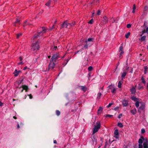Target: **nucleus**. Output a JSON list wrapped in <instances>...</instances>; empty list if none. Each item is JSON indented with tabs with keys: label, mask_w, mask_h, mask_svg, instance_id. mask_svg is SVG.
Listing matches in <instances>:
<instances>
[{
	"label": "nucleus",
	"mask_w": 148,
	"mask_h": 148,
	"mask_svg": "<svg viewBox=\"0 0 148 148\" xmlns=\"http://www.w3.org/2000/svg\"><path fill=\"white\" fill-rule=\"evenodd\" d=\"M101 127L100 122L99 121H97L95 125L93 131V134H94L97 132Z\"/></svg>",
	"instance_id": "nucleus-1"
},
{
	"label": "nucleus",
	"mask_w": 148,
	"mask_h": 148,
	"mask_svg": "<svg viewBox=\"0 0 148 148\" xmlns=\"http://www.w3.org/2000/svg\"><path fill=\"white\" fill-rule=\"evenodd\" d=\"M94 39L92 38H89L87 41H86L85 42V43H86V45H85L84 46V48L85 49H86L87 48L88 46H91L92 44Z\"/></svg>",
	"instance_id": "nucleus-2"
},
{
	"label": "nucleus",
	"mask_w": 148,
	"mask_h": 148,
	"mask_svg": "<svg viewBox=\"0 0 148 148\" xmlns=\"http://www.w3.org/2000/svg\"><path fill=\"white\" fill-rule=\"evenodd\" d=\"M39 46L38 42H36L33 43L32 46V50L35 51H36L39 49Z\"/></svg>",
	"instance_id": "nucleus-3"
},
{
	"label": "nucleus",
	"mask_w": 148,
	"mask_h": 148,
	"mask_svg": "<svg viewBox=\"0 0 148 148\" xmlns=\"http://www.w3.org/2000/svg\"><path fill=\"white\" fill-rule=\"evenodd\" d=\"M140 138L143 139L142 143L143 142V148H148L147 139V138H144L143 136H141Z\"/></svg>",
	"instance_id": "nucleus-4"
},
{
	"label": "nucleus",
	"mask_w": 148,
	"mask_h": 148,
	"mask_svg": "<svg viewBox=\"0 0 148 148\" xmlns=\"http://www.w3.org/2000/svg\"><path fill=\"white\" fill-rule=\"evenodd\" d=\"M70 27L71 24L70 23H68L67 21L64 22L61 26L62 28H70Z\"/></svg>",
	"instance_id": "nucleus-5"
},
{
	"label": "nucleus",
	"mask_w": 148,
	"mask_h": 148,
	"mask_svg": "<svg viewBox=\"0 0 148 148\" xmlns=\"http://www.w3.org/2000/svg\"><path fill=\"white\" fill-rule=\"evenodd\" d=\"M54 61H52V60L51 61L50 63L49 64V69H53L55 66Z\"/></svg>",
	"instance_id": "nucleus-6"
},
{
	"label": "nucleus",
	"mask_w": 148,
	"mask_h": 148,
	"mask_svg": "<svg viewBox=\"0 0 148 148\" xmlns=\"http://www.w3.org/2000/svg\"><path fill=\"white\" fill-rule=\"evenodd\" d=\"M59 55L58 53H56L54 54L52 56L51 58V60L52 61H54L55 62L56 59H57Z\"/></svg>",
	"instance_id": "nucleus-7"
},
{
	"label": "nucleus",
	"mask_w": 148,
	"mask_h": 148,
	"mask_svg": "<svg viewBox=\"0 0 148 148\" xmlns=\"http://www.w3.org/2000/svg\"><path fill=\"white\" fill-rule=\"evenodd\" d=\"M143 139L140 138L138 140V148H143V146L142 145ZM134 148H135L134 147Z\"/></svg>",
	"instance_id": "nucleus-8"
},
{
	"label": "nucleus",
	"mask_w": 148,
	"mask_h": 148,
	"mask_svg": "<svg viewBox=\"0 0 148 148\" xmlns=\"http://www.w3.org/2000/svg\"><path fill=\"white\" fill-rule=\"evenodd\" d=\"M122 103L124 106H126L128 104V102L126 100H124L123 101Z\"/></svg>",
	"instance_id": "nucleus-9"
},
{
	"label": "nucleus",
	"mask_w": 148,
	"mask_h": 148,
	"mask_svg": "<svg viewBox=\"0 0 148 148\" xmlns=\"http://www.w3.org/2000/svg\"><path fill=\"white\" fill-rule=\"evenodd\" d=\"M114 135L115 136V137L116 138H118V137L119 132L117 130H115L114 132Z\"/></svg>",
	"instance_id": "nucleus-10"
},
{
	"label": "nucleus",
	"mask_w": 148,
	"mask_h": 148,
	"mask_svg": "<svg viewBox=\"0 0 148 148\" xmlns=\"http://www.w3.org/2000/svg\"><path fill=\"white\" fill-rule=\"evenodd\" d=\"M23 89L21 90V92H23L24 90H26V92H27V91L28 87L27 86H26L25 85H23Z\"/></svg>",
	"instance_id": "nucleus-11"
},
{
	"label": "nucleus",
	"mask_w": 148,
	"mask_h": 148,
	"mask_svg": "<svg viewBox=\"0 0 148 148\" xmlns=\"http://www.w3.org/2000/svg\"><path fill=\"white\" fill-rule=\"evenodd\" d=\"M21 72V71H18L16 70H15V71L13 73L15 76H17L18 74Z\"/></svg>",
	"instance_id": "nucleus-12"
},
{
	"label": "nucleus",
	"mask_w": 148,
	"mask_h": 148,
	"mask_svg": "<svg viewBox=\"0 0 148 148\" xmlns=\"http://www.w3.org/2000/svg\"><path fill=\"white\" fill-rule=\"evenodd\" d=\"M130 91L132 94H134L136 92V89L134 87H133L131 89H130Z\"/></svg>",
	"instance_id": "nucleus-13"
},
{
	"label": "nucleus",
	"mask_w": 148,
	"mask_h": 148,
	"mask_svg": "<svg viewBox=\"0 0 148 148\" xmlns=\"http://www.w3.org/2000/svg\"><path fill=\"white\" fill-rule=\"evenodd\" d=\"M131 112L132 114L134 115L135 114L136 112V110L135 108H134L131 110Z\"/></svg>",
	"instance_id": "nucleus-14"
},
{
	"label": "nucleus",
	"mask_w": 148,
	"mask_h": 148,
	"mask_svg": "<svg viewBox=\"0 0 148 148\" xmlns=\"http://www.w3.org/2000/svg\"><path fill=\"white\" fill-rule=\"evenodd\" d=\"M145 108V106H140L138 110V111L139 112H140L141 111V110H143Z\"/></svg>",
	"instance_id": "nucleus-15"
},
{
	"label": "nucleus",
	"mask_w": 148,
	"mask_h": 148,
	"mask_svg": "<svg viewBox=\"0 0 148 148\" xmlns=\"http://www.w3.org/2000/svg\"><path fill=\"white\" fill-rule=\"evenodd\" d=\"M103 21L106 23H107L108 22V19L106 16H104Z\"/></svg>",
	"instance_id": "nucleus-16"
},
{
	"label": "nucleus",
	"mask_w": 148,
	"mask_h": 148,
	"mask_svg": "<svg viewBox=\"0 0 148 148\" xmlns=\"http://www.w3.org/2000/svg\"><path fill=\"white\" fill-rule=\"evenodd\" d=\"M19 20L18 19H17L15 22V23H14V25L15 26H17L16 24H19Z\"/></svg>",
	"instance_id": "nucleus-17"
},
{
	"label": "nucleus",
	"mask_w": 148,
	"mask_h": 148,
	"mask_svg": "<svg viewBox=\"0 0 148 148\" xmlns=\"http://www.w3.org/2000/svg\"><path fill=\"white\" fill-rule=\"evenodd\" d=\"M45 30L46 29H43L41 32H40L38 33L39 35V36L42 35V33H45L46 32Z\"/></svg>",
	"instance_id": "nucleus-18"
},
{
	"label": "nucleus",
	"mask_w": 148,
	"mask_h": 148,
	"mask_svg": "<svg viewBox=\"0 0 148 148\" xmlns=\"http://www.w3.org/2000/svg\"><path fill=\"white\" fill-rule=\"evenodd\" d=\"M122 83V82L121 81H120L119 82L118 84V86L119 88H121V87Z\"/></svg>",
	"instance_id": "nucleus-19"
},
{
	"label": "nucleus",
	"mask_w": 148,
	"mask_h": 148,
	"mask_svg": "<svg viewBox=\"0 0 148 148\" xmlns=\"http://www.w3.org/2000/svg\"><path fill=\"white\" fill-rule=\"evenodd\" d=\"M132 99L135 101H136L138 100V99H137L135 97H133L131 98Z\"/></svg>",
	"instance_id": "nucleus-20"
},
{
	"label": "nucleus",
	"mask_w": 148,
	"mask_h": 148,
	"mask_svg": "<svg viewBox=\"0 0 148 148\" xmlns=\"http://www.w3.org/2000/svg\"><path fill=\"white\" fill-rule=\"evenodd\" d=\"M126 73H127L126 72H124L122 74L121 77H122V79H123L125 76Z\"/></svg>",
	"instance_id": "nucleus-21"
},
{
	"label": "nucleus",
	"mask_w": 148,
	"mask_h": 148,
	"mask_svg": "<svg viewBox=\"0 0 148 148\" xmlns=\"http://www.w3.org/2000/svg\"><path fill=\"white\" fill-rule=\"evenodd\" d=\"M103 110V108L101 107H100L98 110V113H99L100 112H101Z\"/></svg>",
	"instance_id": "nucleus-22"
},
{
	"label": "nucleus",
	"mask_w": 148,
	"mask_h": 148,
	"mask_svg": "<svg viewBox=\"0 0 148 148\" xmlns=\"http://www.w3.org/2000/svg\"><path fill=\"white\" fill-rule=\"evenodd\" d=\"M81 89L84 91H86L87 90V88L84 86H82V87Z\"/></svg>",
	"instance_id": "nucleus-23"
},
{
	"label": "nucleus",
	"mask_w": 148,
	"mask_h": 148,
	"mask_svg": "<svg viewBox=\"0 0 148 148\" xmlns=\"http://www.w3.org/2000/svg\"><path fill=\"white\" fill-rule=\"evenodd\" d=\"M51 49H52V50L53 51H56V50L57 49H58L57 47H55L54 46L53 47H52L51 48Z\"/></svg>",
	"instance_id": "nucleus-24"
},
{
	"label": "nucleus",
	"mask_w": 148,
	"mask_h": 148,
	"mask_svg": "<svg viewBox=\"0 0 148 148\" xmlns=\"http://www.w3.org/2000/svg\"><path fill=\"white\" fill-rule=\"evenodd\" d=\"M136 7L135 5V4H134L133 5V11H132V12L133 13H135V10L136 9Z\"/></svg>",
	"instance_id": "nucleus-25"
},
{
	"label": "nucleus",
	"mask_w": 148,
	"mask_h": 148,
	"mask_svg": "<svg viewBox=\"0 0 148 148\" xmlns=\"http://www.w3.org/2000/svg\"><path fill=\"white\" fill-rule=\"evenodd\" d=\"M130 33L129 32L127 33L125 35V37L126 38H128V37H129V36H130Z\"/></svg>",
	"instance_id": "nucleus-26"
},
{
	"label": "nucleus",
	"mask_w": 148,
	"mask_h": 148,
	"mask_svg": "<svg viewBox=\"0 0 148 148\" xmlns=\"http://www.w3.org/2000/svg\"><path fill=\"white\" fill-rule=\"evenodd\" d=\"M118 125L120 127H123V124L121 123H119L118 124Z\"/></svg>",
	"instance_id": "nucleus-27"
},
{
	"label": "nucleus",
	"mask_w": 148,
	"mask_h": 148,
	"mask_svg": "<svg viewBox=\"0 0 148 148\" xmlns=\"http://www.w3.org/2000/svg\"><path fill=\"white\" fill-rule=\"evenodd\" d=\"M135 103L136 106L137 107H138L139 106V102L138 101H138H137Z\"/></svg>",
	"instance_id": "nucleus-28"
},
{
	"label": "nucleus",
	"mask_w": 148,
	"mask_h": 148,
	"mask_svg": "<svg viewBox=\"0 0 148 148\" xmlns=\"http://www.w3.org/2000/svg\"><path fill=\"white\" fill-rule=\"evenodd\" d=\"M51 2V1H49L48 2H47V3H46V5L47 6H49V5H50V3Z\"/></svg>",
	"instance_id": "nucleus-29"
},
{
	"label": "nucleus",
	"mask_w": 148,
	"mask_h": 148,
	"mask_svg": "<svg viewBox=\"0 0 148 148\" xmlns=\"http://www.w3.org/2000/svg\"><path fill=\"white\" fill-rule=\"evenodd\" d=\"M123 47L122 45H121V46L119 48V51L120 52L121 51H123Z\"/></svg>",
	"instance_id": "nucleus-30"
},
{
	"label": "nucleus",
	"mask_w": 148,
	"mask_h": 148,
	"mask_svg": "<svg viewBox=\"0 0 148 148\" xmlns=\"http://www.w3.org/2000/svg\"><path fill=\"white\" fill-rule=\"evenodd\" d=\"M97 99H100V97L101 96V93H98V95H97Z\"/></svg>",
	"instance_id": "nucleus-31"
},
{
	"label": "nucleus",
	"mask_w": 148,
	"mask_h": 148,
	"mask_svg": "<svg viewBox=\"0 0 148 148\" xmlns=\"http://www.w3.org/2000/svg\"><path fill=\"white\" fill-rule=\"evenodd\" d=\"M144 69H145V70H144V72L145 74H146L147 72L148 68L147 66H145Z\"/></svg>",
	"instance_id": "nucleus-32"
},
{
	"label": "nucleus",
	"mask_w": 148,
	"mask_h": 148,
	"mask_svg": "<svg viewBox=\"0 0 148 148\" xmlns=\"http://www.w3.org/2000/svg\"><path fill=\"white\" fill-rule=\"evenodd\" d=\"M145 38H146V36H144L141 37V40L142 41H143L145 40Z\"/></svg>",
	"instance_id": "nucleus-33"
},
{
	"label": "nucleus",
	"mask_w": 148,
	"mask_h": 148,
	"mask_svg": "<svg viewBox=\"0 0 148 148\" xmlns=\"http://www.w3.org/2000/svg\"><path fill=\"white\" fill-rule=\"evenodd\" d=\"M56 114L58 116H59L60 114V111L58 110L56 111Z\"/></svg>",
	"instance_id": "nucleus-34"
},
{
	"label": "nucleus",
	"mask_w": 148,
	"mask_h": 148,
	"mask_svg": "<svg viewBox=\"0 0 148 148\" xmlns=\"http://www.w3.org/2000/svg\"><path fill=\"white\" fill-rule=\"evenodd\" d=\"M112 116H113L112 115H110V114H107L105 116V117H111Z\"/></svg>",
	"instance_id": "nucleus-35"
},
{
	"label": "nucleus",
	"mask_w": 148,
	"mask_h": 148,
	"mask_svg": "<svg viewBox=\"0 0 148 148\" xmlns=\"http://www.w3.org/2000/svg\"><path fill=\"white\" fill-rule=\"evenodd\" d=\"M112 90H111V92L112 93H113L115 92L116 89L114 88L112 89Z\"/></svg>",
	"instance_id": "nucleus-36"
},
{
	"label": "nucleus",
	"mask_w": 148,
	"mask_h": 148,
	"mask_svg": "<svg viewBox=\"0 0 148 148\" xmlns=\"http://www.w3.org/2000/svg\"><path fill=\"white\" fill-rule=\"evenodd\" d=\"M92 69V67L91 66H90L88 68V70L89 71H91Z\"/></svg>",
	"instance_id": "nucleus-37"
},
{
	"label": "nucleus",
	"mask_w": 148,
	"mask_h": 148,
	"mask_svg": "<svg viewBox=\"0 0 148 148\" xmlns=\"http://www.w3.org/2000/svg\"><path fill=\"white\" fill-rule=\"evenodd\" d=\"M22 35V34L21 33H19L17 35V38H18L19 37Z\"/></svg>",
	"instance_id": "nucleus-38"
},
{
	"label": "nucleus",
	"mask_w": 148,
	"mask_h": 148,
	"mask_svg": "<svg viewBox=\"0 0 148 148\" xmlns=\"http://www.w3.org/2000/svg\"><path fill=\"white\" fill-rule=\"evenodd\" d=\"M141 80H142V82L144 83V84H145L146 83V82L144 80L143 78V77H142L141 78Z\"/></svg>",
	"instance_id": "nucleus-39"
},
{
	"label": "nucleus",
	"mask_w": 148,
	"mask_h": 148,
	"mask_svg": "<svg viewBox=\"0 0 148 148\" xmlns=\"http://www.w3.org/2000/svg\"><path fill=\"white\" fill-rule=\"evenodd\" d=\"M93 23V20L92 19L88 23L89 24H92Z\"/></svg>",
	"instance_id": "nucleus-40"
},
{
	"label": "nucleus",
	"mask_w": 148,
	"mask_h": 148,
	"mask_svg": "<svg viewBox=\"0 0 148 148\" xmlns=\"http://www.w3.org/2000/svg\"><path fill=\"white\" fill-rule=\"evenodd\" d=\"M131 25L130 24H127V27L128 28H130L131 27Z\"/></svg>",
	"instance_id": "nucleus-41"
},
{
	"label": "nucleus",
	"mask_w": 148,
	"mask_h": 148,
	"mask_svg": "<svg viewBox=\"0 0 148 148\" xmlns=\"http://www.w3.org/2000/svg\"><path fill=\"white\" fill-rule=\"evenodd\" d=\"M141 133L142 134L144 133L145 132V130L144 129H142L141 130Z\"/></svg>",
	"instance_id": "nucleus-42"
},
{
	"label": "nucleus",
	"mask_w": 148,
	"mask_h": 148,
	"mask_svg": "<svg viewBox=\"0 0 148 148\" xmlns=\"http://www.w3.org/2000/svg\"><path fill=\"white\" fill-rule=\"evenodd\" d=\"M124 53V52L123 51H120V57H121Z\"/></svg>",
	"instance_id": "nucleus-43"
},
{
	"label": "nucleus",
	"mask_w": 148,
	"mask_h": 148,
	"mask_svg": "<svg viewBox=\"0 0 148 148\" xmlns=\"http://www.w3.org/2000/svg\"><path fill=\"white\" fill-rule=\"evenodd\" d=\"M100 14H101V12H100V10H98L97 11V14L98 15H99Z\"/></svg>",
	"instance_id": "nucleus-44"
},
{
	"label": "nucleus",
	"mask_w": 148,
	"mask_h": 148,
	"mask_svg": "<svg viewBox=\"0 0 148 148\" xmlns=\"http://www.w3.org/2000/svg\"><path fill=\"white\" fill-rule=\"evenodd\" d=\"M112 104H113L112 103H110L109 104V105L108 106H107V107L108 108H109L110 107Z\"/></svg>",
	"instance_id": "nucleus-45"
},
{
	"label": "nucleus",
	"mask_w": 148,
	"mask_h": 148,
	"mask_svg": "<svg viewBox=\"0 0 148 148\" xmlns=\"http://www.w3.org/2000/svg\"><path fill=\"white\" fill-rule=\"evenodd\" d=\"M27 24L28 25H31V24L30 23H29L28 22H27V21H25L24 23V24Z\"/></svg>",
	"instance_id": "nucleus-46"
},
{
	"label": "nucleus",
	"mask_w": 148,
	"mask_h": 148,
	"mask_svg": "<svg viewBox=\"0 0 148 148\" xmlns=\"http://www.w3.org/2000/svg\"><path fill=\"white\" fill-rule=\"evenodd\" d=\"M122 114H120L118 116V118L119 119L121 118V117H122Z\"/></svg>",
	"instance_id": "nucleus-47"
},
{
	"label": "nucleus",
	"mask_w": 148,
	"mask_h": 148,
	"mask_svg": "<svg viewBox=\"0 0 148 148\" xmlns=\"http://www.w3.org/2000/svg\"><path fill=\"white\" fill-rule=\"evenodd\" d=\"M23 62H20L19 63H18V65H20V64H21V65H22L23 64Z\"/></svg>",
	"instance_id": "nucleus-48"
},
{
	"label": "nucleus",
	"mask_w": 148,
	"mask_h": 148,
	"mask_svg": "<svg viewBox=\"0 0 148 148\" xmlns=\"http://www.w3.org/2000/svg\"><path fill=\"white\" fill-rule=\"evenodd\" d=\"M75 24V22H74L73 23H72L70 24H71V27L72 25H74Z\"/></svg>",
	"instance_id": "nucleus-49"
},
{
	"label": "nucleus",
	"mask_w": 148,
	"mask_h": 148,
	"mask_svg": "<svg viewBox=\"0 0 148 148\" xmlns=\"http://www.w3.org/2000/svg\"><path fill=\"white\" fill-rule=\"evenodd\" d=\"M97 2H99V1L98 0H95L94 2V3H97Z\"/></svg>",
	"instance_id": "nucleus-50"
},
{
	"label": "nucleus",
	"mask_w": 148,
	"mask_h": 148,
	"mask_svg": "<svg viewBox=\"0 0 148 148\" xmlns=\"http://www.w3.org/2000/svg\"><path fill=\"white\" fill-rule=\"evenodd\" d=\"M119 107H116L114 108V110H118L119 109Z\"/></svg>",
	"instance_id": "nucleus-51"
},
{
	"label": "nucleus",
	"mask_w": 148,
	"mask_h": 148,
	"mask_svg": "<svg viewBox=\"0 0 148 148\" xmlns=\"http://www.w3.org/2000/svg\"><path fill=\"white\" fill-rule=\"evenodd\" d=\"M19 59L21 61H22L23 60L22 58L21 57H20Z\"/></svg>",
	"instance_id": "nucleus-52"
},
{
	"label": "nucleus",
	"mask_w": 148,
	"mask_h": 148,
	"mask_svg": "<svg viewBox=\"0 0 148 148\" xmlns=\"http://www.w3.org/2000/svg\"><path fill=\"white\" fill-rule=\"evenodd\" d=\"M29 95V98L30 99H31L32 98V95Z\"/></svg>",
	"instance_id": "nucleus-53"
},
{
	"label": "nucleus",
	"mask_w": 148,
	"mask_h": 148,
	"mask_svg": "<svg viewBox=\"0 0 148 148\" xmlns=\"http://www.w3.org/2000/svg\"><path fill=\"white\" fill-rule=\"evenodd\" d=\"M27 69V66H25L23 69L24 70H25Z\"/></svg>",
	"instance_id": "nucleus-54"
},
{
	"label": "nucleus",
	"mask_w": 148,
	"mask_h": 148,
	"mask_svg": "<svg viewBox=\"0 0 148 148\" xmlns=\"http://www.w3.org/2000/svg\"><path fill=\"white\" fill-rule=\"evenodd\" d=\"M3 105V103L0 102V106H2Z\"/></svg>",
	"instance_id": "nucleus-55"
},
{
	"label": "nucleus",
	"mask_w": 148,
	"mask_h": 148,
	"mask_svg": "<svg viewBox=\"0 0 148 148\" xmlns=\"http://www.w3.org/2000/svg\"><path fill=\"white\" fill-rule=\"evenodd\" d=\"M55 27V25H53V27L52 28H51V29H50V30H51L52 29H53V28H54V27Z\"/></svg>",
	"instance_id": "nucleus-56"
},
{
	"label": "nucleus",
	"mask_w": 148,
	"mask_h": 148,
	"mask_svg": "<svg viewBox=\"0 0 148 148\" xmlns=\"http://www.w3.org/2000/svg\"><path fill=\"white\" fill-rule=\"evenodd\" d=\"M148 31V27L146 29V32H147Z\"/></svg>",
	"instance_id": "nucleus-57"
},
{
	"label": "nucleus",
	"mask_w": 148,
	"mask_h": 148,
	"mask_svg": "<svg viewBox=\"0 0 148 148\" xmlns=\"http://www.w3.org/2000/svg\"><path fill=\"white\" fill-rule=\"evenodd\" d=\"M53 142L54 143H56V140H54V141H53Z\"/></svg>",
	"instance_id": "nucleus-58"
},
{
	"label": "nucleus",
	"mask_w": 148,
	"mask_h": 148,
	"mask_svg": "<svg viewBox=\"0 0 148 148\" xmlns=\"http://www.w3.org/2000/svg\"><path fill=\"white\" fill-rule=\"evenodd\" d=\"M109 87H110V88H111L112 87V85H110V86H109Z\"/></svg>",
	"instance_id": "nucleus-59"
},
{
	"label": "nucleus",
	"mask_w": 148,
	"mask_h": 148,
	"mask_svg": "<svg viewBox=\"0 0 148 148\" xmlns=\"http://www.w3.org/2000/svg\"><path fill=\"white\" fill-rule=\"evenodd\" d=\"M13 118L14 119H16V116H13Z\"/></svg>",
	"instance_id": "nucleus-60"
},
{
	"label": "nucleus",
	"mask_w": 148,
	"mask_h": 148,
	"mask_svg": "<svg viewBox=\"0 0 148 148\" xmlns=\"http://www.w3.org/2000/svg\"><path fill=\"white\" fill-rule=\"evenodd\" d=\"M94 13H95V12H93V13H92V17L93 16V15H94Z\"/></svg>",
	"instance_id": "nucleus-61"
},
{
	"label": "nucleus",
	"mask_w": 148,
	"mask_h": 148,
	"mask_svg": "<svg viewBox=\"0 0 148 148\" xmlns=\"http://www.w3.org/2000/svg\"><path fill=\"white\" fill-rule=\"evenodd\" d=\"M17 127L18 128H19V124H18L17 125Z\"/></svg>",
	"instance_id": "nucleus-62"
},
{
	"label": "nucleus",
	"mask_w": 148,
	"mask_h": 148,
	"mask_svg": "<svg viewBox=\"0 0 148 148\" xmlns=\"http://www.w3.org/2000/svg\"><path fill=\"white\" fill-rule=\"evenodd\" d=\"M50 56H48V58H50Z\"/></svg>",
	"instance_id": "nucleus-63"
},
{
	"label": "nucleus",
	"mask_w": 148,
	"mask_h": 148,
	"mask_svg": "<svg viewBox=\"0 0 148 148\" xmlns=\"http://www.w3.org/2000/svg\"><path fill=\"white\" fill-rule=\"evenodd\" d=\"M147 89L148 90V83L147 84Z\"/></svg>",
	"instance_id": "nucleus-64"
}]
</instances>
